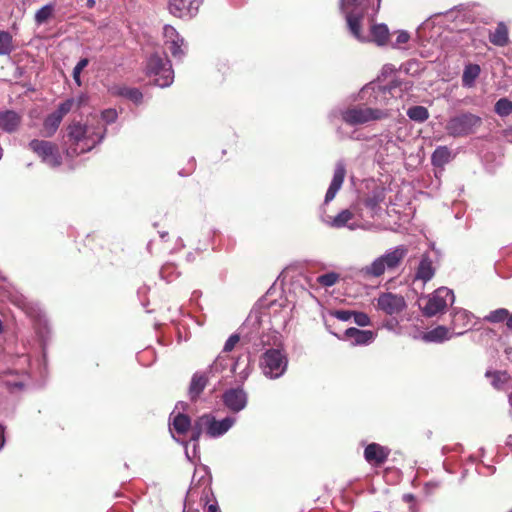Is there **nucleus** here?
<instances>
[{"mask_svg":"<svg viewBox=\"0 0 512 512\" xmlns=\"http://www.w3.org/2000/svg\"><path fill=\"white\" fill-rule=\"evenodd\" d=\"M67 131L69 141L74 145H80V153L92 150L102 142L106 133L104 127L95 126L92 123L82 124L80 122L70 124Z\"/></svg>","mask_w":512,"mask_h":512,"instance_id":"f257e3e1","label":"nucleus"},{"mask_svg":"<svg viewBox=\"0 0 512 512\" xmlns=\"http://www.w3.org/2000/svg\"><path fill=\"white\" fill-rule=\"evenodd\" d=\"M235 421L236 419L233 417H226L218 421L213 415L205 414L195 421L191 439L197 442L202 433H206L212 438L222 436L234 425Z\"/></svg>","mask_w":512,"mask_h":512,"instance_id":"f03ea898","label":"nucleus"},{"mask_svg":"<svg viewBox=\"0 0 512 512\" xmlns=\"http://www.w3.org/2000/svg\"><path fill=\"white\" fill-rule=\"evenodd\" d=\"M408 250L405 246L399 245L386 251L383 255L377 257L373 262L363 268L365 275L379 277L387 270L395 269L406 256Z\"/></svg>","mask_w":512,"mask_h":512,"instance_id":"7ed1b4c3","label":"nucleus"},{"mask_svg":"<svg viewBox=\"0 0 512 512\" xmlns=\"http://www.w3.org/2000/svg\"><path fill=\"white\" fill-rule=\"evenodd\" d=\"M340 7L351 34L361 42L369 41V36L360 31V23L365 11L362 0H341Z\"/></svg>","mask_w":512,"mask_h":512,"instance_id":"20e7f679","label":"nucleus"},{"mask_svg":"<svg viewBox=\"0 0 512 512\" xmlns=\"http://www.w3.org/2000/svg\"><path fill=\"white\" fill-rule=\"evenodd\" d=\"M455 300V296L452 290L446 287H440L435 290L432 294L421 298L422 312L428 317L435 316L436 314L443 312L448 304H452Z\"/></svg>","mask_w":512,"mask_h":512,"instance_id":"39448f33","label":"nucleus"},{"mask_svg":"<svg viewBox=\"0 0 512 512\" xmlns=\"http://www.w3.org/2000/svg\"><path fill=\"white\" fill-rule=\"evenodd\" d=\"M287 365V357L280 349L267 350L260 361L263 374L270 379L281 377L285 373Z\"/></svg>","mask_w":512,"mask_h":512,"instance_id":"423d86ee","label":"nucleus"},{"mask_svg":"<svg viewBox=\"0 0 512 512\" xmlns=\"http://www.w3.org/2000/svg\"><path fill=\"white\" fill-rule=\"evenodd\" d=\"M146 69L147 74L150 77H154V81L159 87H167L173 82L174 73L171 63L166 56H151L148 60Z\"/></svg>","mask_w":512,"mask_h":512,"instance_id":"0eeeda50","label":"nucleus"},{"mask_svg":"<svg viewBox=\"0 0 512 512\" xmlns=\"http://www.w3.org/2000/svg\"><path fill=\"white\" fill-rule=\"evenodd\" d=\"M389 116L388 110L355 107L342 112V119L349 125H361Z\"/></svg>","mask_w":512,"mask_h":512,"instance_id":"6e6552de","label":"nucleus"},{"mask_svg":"<svg viewBox=\"0 0 512 512\" xmlns=\"http://www.w3.org/2000/svg\"><path fill=\"white\" fill-rule=\"evenodd\" d=\"M29 147L49 167L57 168L60 166L61 155L53 143L44 140H32Z\"/></svg>","mask_w":512,"mask_h":512,"instance_id":"1a4fd4ad","label":"nucleus"},{"mask_svg":"<svg viewBox=\"0 0 512 512\" xmlns=\"http://www.w3.org/2000/svg\"><path fill=\"white\" fill-rule=\"evenodd\" d=\"M398 90L400 89L397 85H393L391 87H381L375 83H371L368 86H365L361 93L363 99L367 95H369V97L373 96V100H370V103L388 105L390 104L391 98L397 97Z\"/></svg>","mask_w":512,"mask_h":512,"instance_id":"9d476101","label":"nucleus"},{"mask_svg":"<svg viewBox=\"0 0 512 512\" xmlns=\"http://www.w3.org/2000/svg\"><path fill=\"white\" fill-rule=\"evenodd\" d=\"M479 122V117L472 114H464L450 119L447 123L446 130L453 136L466 135L470 133L473 127L479 124Z\"/></svg>","mask_w":512,"mask_h":512,"instance_id":"9b49d317","label":"nucleus"},{"mask_svg":"<svg viewBox=\"0 0 512 512\" xmlns=\"http://www.w3.org/2000/svg\"><path fill=\"white\" fill-rule=\"evenodd\" d=\"M377 307L388 315L398 314L406 307L403 296L393 293H383L377 299Z\"/></svg>","mask_w":512,"mask_h":512,"instance_id":"f8f14e48","label":"nucleus"},{"mask_svg":"<svg viewBox=\"0 0 512 512\" xmlns=\"http://www.w3.org/2000/svg\"><path fill=\"white\" fill-rule=\"evenodd\" d=\"M203 0H170L169 11L172 15L184 18L196 15Z\"/></svg>","mask_w":512,"mask_h":512,"instance_id":"ddd939ff","label":"nucleus"},{"mask_svg":"<svg viewBox=\"0 0 512 512\" xmlns=\"http://www.w3.org/2000/svg\"><path fill=\"white\" fill-rule=\"evenodd\" d=\"M164 43L174 57L184 55V39L179 35L176 29L171 25L163 27Z\"/></svg>","mask_w":512,"mask_h":512,"instance_id":"4468645a","label":"nucleus"},{"mask_svg":"<svg viewBox=\"0 0 512 512\" xmlns=\"http://www.w3.org/2000/svg\"><path fill=\"white\" fill-rule=\"evenodd\" d=\"M463 331L454 332L451 328L437 326L422 335V340L429 343H442L451 339L453 336H460Z\"/></svg>","mask_w":512,"mask_h":512,"instance_id":"2eb2a0df","label":"nucleus"},{"mask_svg":"<svg viewBox=\"0 0 512 512\" xmlns=\"http://www.w3.org/2000/svg\"><path fill=\"white\" fill-rule=\"evenodd\" d=\"M223 401L230 410L239 412L245 408L247 396L242 389H230L223 395Z\"/></svg>","mask_w":512,"mask_h":512,"instance_id":"dca6fc26","label":"nucleus"},{"mask_svg":"<svg viewBox=\"0 0 512 512\" xmlns=\"http://www.w3.org/2000/svg\"><path fill=\"white\" fill-rule=\"evenodd\" d=\"M345 174L346 170L344 164L341 162L337 163L334 170L333 179L325 195V203H328L335 198L337 192L340 190L344 182Z\"/></svg>","mask_w":512,"mask_h":512,"instance_id":"f3484780","label":"nucleus"},{"mask_svg":"<svg viewBox=\"0 0 512 512\" xmlns=\"http://www.w3.org/2000/svg\"><path fill=\"white\" fill-rule=\"evenodd\" d=\"M473 326V316L466 310H457L453 314L451 329L454 332L463 331V333Z\"/></svg>","mask_w":512,"mask_h":512,"instance_id":"a211bd4d","label":"nucleus"},{"mask_svg":"<svg viewBox=\"0 0 512 512\" xmlns=\"http://www.w3.org/2000/svg\"><path fill=\"white\" fill-rule=\"evenodd\" d=\"M389 455V450L379 444H369L364 451V457L368 462L383 463Z\"/></svg>","mask_w":512,"mask_h":512,"instance_id":"6ab92c4d","label":"nucleus"},{"mask_svg":"<svg viewBox=\"0 0 512 512\" xmlns=\"http://www.w3.org/2000/svg\"><path fill=\"white\" fill-rule=\"evenodd\" d=\"M21 123V116L15 111L7 110L0 112V128L6 132L17 130Z\"/></svg>","mask_w":512,"mask_h":512,"instance_id":"aec40b11","label":"nucleus"},{"mask_svg":"<svg viewBox=\"0 0 512 512\" xmlns=\"http://www.w3.org/2000/svg\"><path fill=\"white\" fill-rule=\"evenodd\" d=\"M347 338L351 340L352 345H363L371 343L375 335L370 330H360L357 328H348L345 332Z\"/></svg>","mask_w":512,"mask_h":512,"instance_id":"412c9836","label":"nucleus"},{"mask_svg":"<svg viewBox=\"0 0 512 512\" xmlns=\"http://www.w3.org/2000/svg\"><path fill=\"white\" fill-rule=\"evenodd\" d=\"M192 428L193 426L191 427L190 418L187 415L178 413L172 419L170 430L173 438H176L175 434L184 435L189 431V429L192 430Z\"/></svg>","mask_w":512,"mask_h":512,"instance_id":"4be33fe9","label":"nucleus"},{"mask_svg":"<svg viewBox=\"0 0 512 512\" xmlns=\"http://www.w3.org/2000/svg\"><path fill=\"white\" fill-rule=\"evenodd\" d=\"M353 218V213L348 210H342L335 217L326 221V223L333 228H342L347 226L350 230H355L358 226L354 224H349V221Z\"/></svg>","mask_w":512,"mask_h":512,"instance_id":"5701e85b","label":"nucleus"},{"mask_svg":"<svg viewBox=\"0 0 512 512\" xmlns=\"http://www.w3.org/2000/svg\"><path fill=\"white\" fill-rule=\"evenodd\" d=\"M434 274L432 261L427 256H423L417 268L415 279L426 283L433 278Z\"/></svg>","mask_w":512,"mask_h":512,"instance_id":"b1692460","label":"nucleus"},{"mask_svg":"<svg viewBox=\"0 0 512 512\" xmlns=\"http://www.w3.org/2000/svg\"><path fill=\"white\" fill-rule=\"evenodd\" d=\"M486 376L492 378L491 383H492L493 387L498 390L506 389L511 382V378H510L509 374L504 371H498V372H493V373L487 372Z\"/></svg>","mask_w":512,"mask_h":512,"instance_id":"393cba45","label":"nucleus"},{"mask_svg":"<svg viewBox=\"0 0 512 512\" xmlns=\"http://www.w3.org/2000/svg\"><path fill=\"white\" fill-rule=\"evenodd\" d=\"M372 40L379 46L385 45L389 38V29L385 24H377L371 27Z\"/></svg>","mask_w":512,"mask_h":512,"instance_id":"a878e982","label":"nucleus"},{"mask_svg":"<svg viewBox=\"0 0 512 512\" xmlns=\"http://www.w3.org/2000/svg\"><path fill=\"white\" fill-rule=\"evenodd\" d=\"M271 310L273 317L275 318V321L279 324L284 326L289 318L290 314V307L289 306H282V304H272Z\"/></svg>","mask_w":512,"mask_h":512,"instance_id":"bb28decb","label":"nucleus"},{"mask_svg":"<svg viewBox=\"0 0 512 512\" xmlns=\"http://www.w3.org/2000/svg\"><path fill=\"white\" fill-rule=\"evenodd\" d=\"M451 158V151L445 146H440L432 154V163L435 166H443L447 164Z\"/></svg>","mask_w":512,"mask_h":512,"instance_id":"cd10ccee","label":"nucleus"},{"mask_svg":"<svg viewBox=\"0 0 512 512\" xmlns=\"http://www.w3.org/2000/svg\"><path fill=\"white\" fill-rule=\"evenodd\" d=\"M480 74V67L476 64L467 65L462 76V83L466 87H472Z\"/></svg>","mask_w":512,"mask_h":512,"instance_id":"c85d7f7f","label":"nucleus"},{"mask_svg":"<svg viewBox=\"0 0 512 512\" xmlns=\"http://www.w3.org/2000/svg\"><path fill=\"white\" fill-rule=\"evenodd\" d=\"M490 41L498 46H504L508 42V29L504 23H499L495 32L490 35Z\"/></svg>","mask_w":512,"mask_h":512,"instance_id":"c756f323","label":"nucleus"},{"mask_svg":"<svg viewBox=\"0 0 512 512\" xmlns=\"http://www.w3.org/2000/svg\"><path fill=\"white\" fill-rule=\"evenodd\" d=\"M408 117L416 122H424L429 117V112L424 106H414L407 110Z\"/></svg>","mask_w":512,"mask_h":512,"instance_id":"7c9ffc66","label":"nucleus"},{"mask_svg":"<svg viewBox=\"0 0 512 512\" xmlns=\"http://www.w3.org/2000/svg\"><path fill=\"white\" fill-rule=\"evenodd\" d=\"M62 118L57 115L55 112L50 114L44 121V129L48 136H51L55 133L57 128L59 127Z\"/></svg>","mask_w":512,"mask_h":512,"instance_id":"2f4dec72","label":"nucleus"},{"mask_svg":"<svg viewBox=\"0 0 512 512\" xmlns=\"http://www.w3.org/2000/svg\"><path fill=\"white\" fill-rule=\"evenodd\" d=\"M495 112L501 117L510 115L512 113V101L507 98L499 99L495 104Z\"/></svg>","mask_w":512,"mask_h":512,"instance_id":"473e14b6","label":"nucleus"},{"mask_svg":"<svg viewBox=\"0 0 512 512\" xmlns=\"http://www.w3.org/2000/svg\"><path fill=\"white\" fill-rule=\"evenodd\" d=\"M53 9L54 7L52 4H47L41 7L39 10H37L35 13L36 23L38 25L45 23L52 16Z\"/></svg>","mask_w":512,"mask_h":512,"instance_id":"72a5a7b5","label":"nucleus"},{"mask_svg":"<svg viewBox=\"0 0 512 512\" xmlns=\"http://www.w3.org/2000/svg\"><path fill=\"white\" fill-rule=\"evenodd\" d=\"M206 386V378L202 375H194L190 385V393L192 395H199Z\"/></svg>","mask_w":512,"mask_h":512,"instance_id":"f704fd0d","label":"nucleus"},{"mask_svg":"<svg viewBox=\"0 0 512 512\" xmlns=\"http://www.w3.org/2000/svg\"><path fill=\"white\" fill-rule=\"evenodd\" d=\"M119 94L124 96V97H126V98H128L129 100H131L135 104L141 103V101L143 99V95H142V93L138 89L123 88V89H121L119 91Z\"/></svg>","mask_w":512,"mask_h":512,"instance_id":"c9c22d12","label":"nucleus"},{"mask_svg":"<svg viewBox=\"0 0 512 512\" xmlns=\"http://www.w3.org/2000/svg\"><path fill=\"white\" fill-rule=\"evenodd\" d=\"M12 47V39L9 33L0 31V55L10 52Z\"/></svg>","mask_w":512,"mask_h":512,"instance_id":"e433bc0d","label":"nucleus"},{"mask_svg":"<svg viewBox=\"0 0 512 512\" xmlns=\"http://www.w3.org/2000/svg\"><path fill=\"white\" fill-rule=\"evenodd\" d=\"M508 315V310L501 308L492 311L488 316H486V320L492 323H498L507 319Z\"/></svg>","mask_w":512,"mask_h":512,"instance_id":"4c0bfd02","label":"nucleus"},{"mask_svg":"<svg viewBox=\"0 0 512 512\" xmlns=\"http://www.w3.org/2000/svg\"><path fill=\"white\" fill-rule=\"evenodd\" d=\"M89 61L87 58L81 59L73 69V79L78 86H81V72L88 65Z\"/></svg>","mask_w":512,"mask_h":512,"instance_id":"58836bf2","label":"nucleus"},{"mask_svg":"<svg viewBox=\"0 0 512 512\" xmlns=\"http://www.w3.org/2000/svg\"><path fill=\"white\" fill-rule=\"evenodd\" d=\"M338 278L339 277L336 273H327V274L321 275L318 278V281L323 286L330 287V286H333L337 282Z\"/></svg>","mask_w":512,"mask_h":512,"instance_id":"ea45409f","label":"nucleus"},{"mask_svg":"<svg viewBox=\"0 0 512 512\" xmlns=\"http://www.w3.org/2000/svg\"><path fill=\"white\" fill-rule=\"evenodd\" d=\"M117 117H118L117 111L112 108L106 109V110L102 111V113H101V119L106 124L114 123L117 120Z\"/></svg>","mask_w":512,"mask_h":512,"instance_id":"a19ab883","label":"nucleus"},{"mask_svg":"<svg viewBox=\"0 0 512 512\" xmlns=\"http://www.w3.org/2000/svg\"><path fill=\"white\" fill-rule=\"evenodd\" d=\"M73 104L74 99H68L59 105L55 113L63 119L64 115H66L71 110Z\"/></svg>","mask_w":512,"mask_h":512,"instance_id":"79ce46f5","label":"nucleus"},{"mask_svg":"<svg viewBox=\"0 0 512 512\" xmlns=\"http://www.w3.org/2000/svg\"><path fill=\"white\" fill-rule=\"evenodd\" d=\"M354 322L359 326H368L370 324V318L366 313L363 312H354L353 313Z\"/></svg>","mask_w":512,"mask_h":512,"instance_id":"37998d69","label":"nucleus"},{"mask_svg":"<svg viewBox=\"0 0 512 512\" xmlns=\"http://www.w3.org/2000/svg\"><path fill=\"white\" fill-rule=\"evenodd\" d=\"M409 39H410V36L406 31H404V30L397 31L396 41L393 44V47H398L401 44L408 42Z\"/></svg>","mask_w":512,"mask_h":512,"instance_id":"c03bdc74","label":"nucleus"},{"mask_svg":"<svg viewBox=\"0 0 512 512\" xmlns=\"http://www.w3.org/2000/svg\"><path fill=\"white\" fill-rule=\"evenodd\" d=\"M353 313L354 312L347 311V310H340V311H335L333 313V316H335L337 319H339L341 321H348L353 317Z\"/></svg>","mask_w":512,"mask_h":512,"instance_id":"a18cd8bd","label":"nucleus"},{"mask_svg":"<svg viewBox=\"0 0 512 512\" xmlns=\"http://www.w3.org/2000/svg\"><path fill=\"white\" fill-rule=\"evenodd\" d=\"M238 341H239V336L231 335L227 339V341H226V343L224 345V351H226V352L231 351L235 347V345L238 343Z\"/></svg>","mask_w":512,"mask_h":512,"instance_id":"49530a36","label":"nucleus"},{"mask_svg":"<svg viewBox=\"0 0 512 512\" xmlns=\"http://www.w3.org/2000/svg\"><path fill=\"white\" fill-rule=\"evenodd\" d=\"M394 71H395V66L394 65L386 64V65L383 66L382 74L383 75H388V74L394 73Z\"/></svg>","mask_w":512,"mask_h":512,"instance_id":"de8ad7c7","label":"nucleus"},{"mask_svg":"<svg viewBox=\"0 0 512 512\" xmlns=\"http://www.w3.org/2000/svg\"><path fill=\"white\" fill-rule=\"evenodd\" d=\"M88 101V96L85 95V94H82L80 96H78L75 100H74V103L76 102L78 106H82L84 104H86Z\"/></svg>","mask_w":512,"mask_h":512,"instance_id":"09e8293b","label":"nucleus"},{"mask_svg":"<svg viewBox=\"0 0 512 512\" xmlns=\"http://www.w3.org/2000/svg\"><path fill=\"white\" fill-rule=\"evenodd\" d=\"M197 474H201V479H204V475L206 474L205 467L196 468L193 476V481L195 480V477Z\"/></svg>","mask_w":512,"mask_h":512,"instance_id":"8fccbe9b","label":"nucleus"},{"mask_svg":"<svg viewBox=\"0 0 512 512\" xmlns=\"http://www.w3.org/2000/svg\"><path fill=\"white\" fill-rule=\"evenodd\" d=\"M4 428L0 425V449L4 445Z\"/></svg>","mask_w":512,"mask_h":512,"instance_id":"3c124183","label":"nucleus"},{"mask_svg":"<svg viewBox=\"0 0 512 512\" xmlns=\"http://www.w3.org/2000/svg\"><path fill=\"white\" fill-rule=\"evenodd\" d=\"M208 512H219V511H218V508H217V506H216V505L211 504V505H209V507H208Z\"/></svg>","mask_w":512,"mask_h":512,"instance_id":"603ef678","label":"nucleus"},{"mask_svg":"<svg viewBox=\"0 0 512 512\" xmlns=\"http://www.w3.org/2000/svg\"><path fill=\"white\" fill-rule=\"evenodd\" d=\"M506 325L509 329H512V314L509 317H507Z\"/></svg>","mask_w":512,"mask_h":512,"instance_id":"864d4df0","label":"nucleus"},{"mask_svg":"<svg viewBox=\"0 0 512 512\" xmlns=\"http://www.w3.org/2000/svg\"><path fill=\"white\" fill-rule=\"evenodd\" d=\"M94 5H95V0H87V6H88L89 8L94 7Z\"/></svg>","mask_w":512,"mask_h":512,"instance_id":"5fc2aeb1","label":"nucleus"},{"mask_svg":"<svg viewBox=\"0 0 512 512\" xmlns=\"http://www.w3.org/2000/svg\"><path fill=\"white\" fill-rule=\"evenodd\" d=\"M509 403L512 406V392L509 394Z\"/></svg>","mask_w":512,"mask_h":512,"instance_id":"6e6d98bb","label":"nucleus"},{"mask_svg":"<svg viewBox=\"0 0 512 512\" xmlns=\"http://www.w3.org/2000/svg\"><path fill=\"white\" fill-rule=\"evenodd\" d=\"M3 331V325H2V322L0 321V334L2 333Z\"/></svg>","mask_w":512,"mask_h":512,"instance_id":"4d7b16f0","label":"nucleus"},{"mask_svg":"<svg viewBox=\"0 0 512 512\" xmlns=\"http://www.w3.org/2000/svg\"><path fill=\"white\" fill-rule=\"evenodd\" d=\"M186 457H187L188 459H190V456H189V454H188V452H187V451H186Z\"/></svg>","mask_w":512,"mask_h":512,"instance_id":"13d9d810","label":"nucleus"}]
</instances>
